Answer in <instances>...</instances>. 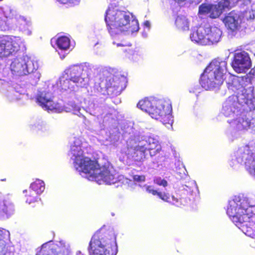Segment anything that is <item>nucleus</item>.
<instances>
[{
  "label": "nucleus",
  "instance_id": "obj_1",
  "mask_svg": "<svg viewBox=\"0 0 255 255\" xmlns=\"http://www.w3.org/2000/svg\"><path fill=\"white\" fill-rule=\"evenodd\" d=\"M87 249L89 255H116L118 246L114 230L102 227L92 236Z\"/></svg>",
  "mask_w": 255,
  "mask_h": 255
},
{
  "label": "nucleus",
  "instance_id": "obj_2",
  "mask_svg": "<svg viewBox=\"0 0 255 255\" xmlns=\"http://www.w3.org/2000/svg\"><path fill=\"white\" fill-rule=\"evenodd\" d=\"M106 13L105 21L109 32L112 36L128 31L133 33L139 29L137 20L132 19L131 13L128 11L109 7Z\"/></svg>",
  "mask_w": 255,
  "mask_h": 255
},
{
  "label": "nucleus",
  "instance_id": "obj_3",
  "mask_svg": "<svg viewBox=\"0 0 255 255\" xmlns=\"http://www.w3.org/2000/svg\"><path fill=\"white\" fill-rule=\"evenodd\" d=\"M78 152L77 155L75 152L73 154L75 156L74 167L79 172L89 174L100 169V172L97 176L98 179L103 180L107 184L117 182V179L112 173L113 167L109 163L105 164L101 168L97 160H92L89 157L80 155L82 153L80 148Z\"/></svg>",
  "mask_w": 255,
  "mask_h": 255
},
{
  "label": "nucleus",
  "instance_id": "obj_4",
  "mask_svg": "<svg viewBox=\"0 0 255 255\" xmlns=\"http://www.w3.org/2000/svg\"><path fill=\"white\" fill-rule=\"evenodd\" d=\"M227 63L225 61L213 60L205 69L200 77V84L206 90L221 85L227 72Z\"/></svg>",
  "mask_w": 255,
  "mask_h": 255
},
{
  "label": "nucleus",
  "instance_id": "obj_5",
  "mask_svg": "<svg viewBox=\"0 0 255 255\" xmlns=\"http://www.w3.org/2000/svg\"><path fill=\"white\" fill-rule=\"evenodd\" d=\"M253 208L247 199L235 196L229 201L227 214L235 225H240L242 218L252 212Z\"/></svg>",
  "mask_w": 255,
  "mask_h": 255
},
{
  "label": "nucleus",
  "instance_id": "obj_6",
  "mask_svg": "<svg viewBox=\"0 0 255 255\" xmlns=\"http://www.w3.org/2000/svg\"><path fill=\"white\" fill-rule=\"evenodd\" d=\"M246 92L244 89L241 94L229 97L226 101L227 106L231 109L243 108L244 110L249 111L255 110V97L253 93H247Z\"/></svg>",
  "mask_w": 255,
  "mask_h": 255
},
{
  "label": "nucleus",
  "instance_id": "obj_7",
  "mask_svg": "<svg viewBox=\"0 0 255 255\" xmlns=\"http://www.w3.org/2000/svg\"><path fill=\"white\" fill-rule=\"evenodd\" d=\"M242 162H244L245 168L249 173L255 176V156L248 145L238 149L235 157L230 160V165L233 167Z\"/></svg>",
  "mask_w": 255,
  "mask_h": 255
},
{
  "label": "nucleus",
  "instance_id": "obj_8",
  "mask_svg": "<svg viewBox=\"0 0 255 255\" xmlns=\"http://www.w3.org/2000/svg\"><path fill=\"white\" fill-rule=\"evenodd\" d=\"M146 191L153 195H157L162 200L171 203L177 206L185 205L190 200L188 197V193L186 190L182 189L177 191L171 197L168 193L158 191L152 188L151 186L146 188Z\"/></svg>",
  "mask_w": 255,
  "mask_h": 255
},
{
  "label": "nucleus",
  "instance_id": "obj_9",
  "mask_svg": "<svg viewBox=\"0 0 255 255\" xmlns=\"http://www.w3.org/2000/svg\"><path fill=\"white\" fill-rule=\"evenodd\" d=\"M70 254L69 245L60 241H49L43 244L36 255H70Z\"/></svg>",
  "mask_w": 255,
  "mask_h": 255
},
{
  "label": "nucleus",
  "instance_id": "obj_10",
  "mask_svg": "<svg viewBox=\"0 0 255 255\" xmlns=\"http://www.w3.org/2000/svg\"><path fill=\"white\" fill-rule=\"evenodd\" d=\"M156 103L161 105V107L154 106L153 110L157 114L156 117H151L156 120H159L164 125L171 127L173 123L172 117V106L170 103L166 101L156 100Z\"/></svg>",
  "mask_w": 255,
  "mask_h": 255
},
{
  "label": "nucleus",
  "instance_id": "obj_11",
  "mask_svg": "<svg viewBox=\"0 0 255 255\" xmlns=\"http://www.w3.org/2000/svg\"><path fill=\"white\" fill-rule=\"evenodd\" d=\"M231 66L238 73L246 72L252 66L251 60L248 53L245 51L235 53Z\"/></svg>",
  "mask_w": 255,
  "mask_h": 255
},
{
  "label": "nucleus",
  "instance_id": "obj_12",
  "mask_svg": "<svg viewBox=\"0 0 255 255\" xmlns=\"http://www.w3.org/2000/svg\"><path fill=\"white\" fill-rule=\"evenodd\" d=\"M32 62L30 60L26 61L23 58H18L14 59L10 64L11 71L18 75H25L30 73L35 69L34 68L30 67Z\"/></svg>",
  "mask_w": 255,
  "mask_h": 255
},
{
  "label": "nucleus",
  "instance_id": "obj_13",
  "mask_svg": "<svg viewBox=\"0 0 255 255\" xmlns=\"http://www.w3.org/2000/svg\"><path fill=\"white\" fill-rule=\"evenodd\" d=\"M84 68L79 65H73L67 69L65 71V75L69 77L72 84L75 86L82 87L84 85L85 79V74L83 73Z\"/></svg>",
  "mask_w": 255,
  "mask_h": 255
},
{
  "label": "nucleus",
  "instance_id": "obj_14",
  "mask_svg": "<svg viewBox=\"0 0 255 255\" xmlns=\"http://www.w3.org/2000/svg\"><path fill=\"white\" fill-rule=\"evenodd\" d=\"M161 107V105L156 103V100L151 98L146 97L138 101L137 107L148 114L151 117H156L157 114L153 110L154 106Z\"/></svg>",
  "mask_w": 255,
  "mask_h": 255
},
{
  "label": "nucleus",
  "instance_id": "obj_15",
  "mask_svg": "<svg viewBox=\"0 0 255 255\" xmlns=\"http://www.w3.org/2000/svg\"><path fill=\"white\" fill-rule=\"evenodd\" d=\"M252 212L247 215H244L241 220L242 223L240 225H236L245 234L255 239V223L250 220Z\"/></svg>",
  "mask_w": 255,
  "mask_h": 255
},
{
  "label": "nucleus",
  "instance_id": "obj_16",
  "mask_svg": "<svg viewBox=\"0 0 255 255\" xmlns=\"http://www.w3.org/2000/svg\"><path fill=\"white\" fill-rule=\"evenodd\" d=\"M208 28L204 26H199L193 29L190 34V39L192 41L202 45H208L207 38Z\"/></svg>",
  "mask_w": 255,
  "mask_h": 255
},
{
  "label": "nucleus",
  "instance_id": "obj_17",
  "mask_svg": "<svg viewBox=\"0 0 255 255\" xmlns=\"http://www.w3.org/2000/svg\"><path fill=\"white\" fill-rule=\"evenodd\" d=\"M239 14L235 10H232L223 19V22L228 29L234 32L240 27Z\"/></svg>",
  "mask_w": 255,
  "mask_h": 255
},
{
  "label": "nucleus",
  "instance_id": "obj_18",
  "mask_svg": "<svg viewBox=\"0 0 255 255\" xmlns=\"http://www.w3.org/2000/svg\"><path fill=\"white\" fill-rule=\"evenodd\" d=\"M14 14L12 10L8 6L0 8V30L5 31L9 29V20L12 19Z\"/></svg>",
  "mask_w": 255,
  "mask_h": 255
},
{
  "label": "nucleus",
  "instance_id": "obj_19",
  "mask_svg": "<svg viewBox=\"0 0 255 255\" xmlns=\"http://www.w3.org/2000/svg\"><path fill=\"white\" fill-rule=\"evenodd\" d=\"M13 204L8 199H0V218L6 219L14 213Z\"/></svg>",
  "mask_w": 255,
  "mask_h": 255
},
{
  "label": "nucleus",
  "instance_id": "obj_20",
  "mask_svg": "<svg viewBox=\"0 0 255 255\" xmlns=\"http://www.w3.org/2000/svg\"><path fill=\"white\" fill-rule=\"evenodd\" d=\"M144 145L150 156L156 155L161 150V146L158 141L151 137L148 138Z\"/></svg>",
  "mask_w": 255,
  "mask_h": 255
},
{
  "label": "nucleus",
  "instance_id": "obj_21",
  "mask_svg": "<svg viewBox=\"0 0 255 255\" xmlns=\"http://www.w3.org/2000/svg\"><path fill=\"white\" fill-rule=\"evenodd\" d=\"M23 193L25 194V201L29 204L36 203L38 209L40 210L43 206V204L36 192H34L30 188L28 190H24Z\"/></svg>",
  "mask_w": 255,
  "mask_h": 255
},
{
  "label": "nucleus",
  "instance_id": "obj_22",
  "mask_svg": "<svg viewBox=\"0 0 255 255\" xmlns=\"http://www.w3.org/2000/svg\"><path fill=\"white\" fill-rule=\"evenodd\" d=\"M9 232L0 229V255H5L8 251L9 242Z\"/></svg>",
  "mask_w": 255,
  "mask_h": 255
},
{
  "label": "nucleus",
  "instance_id": "obj_23",
  "mask_svg": "<svg viewBox=\"0 0 255 255\" xmlns=\"http://www.w3.org/2000/svg\"><path fill=\"white\" fill-rule=\"evenodd\" d=\"M207 38L208 45L217 43L221 40L222 32L217 26H208Z\"/></svg>",
  "mask_w": 255,
  "mask_h": 255
},
{
  "label": "nucleus",
  "instance_id": "obj_24",
  "mask_svg": "<svg viewBox=\"0 0 255 255\" xmlns=\"http://www.w3.org/2000/svg\"><path fill=\"white\" fill-rule=\"evenodd\" d=\"M147 155V151L143 144L135 146L132 156L135 161L140 162L143 161L146 157Z\"/></svg>",
  "mask_w": 255,
  "mask_h": 255
},
{
  "label": "nucleus",
  "instance_id": "obj_25",
  "mask_svg": "<svg viewBox=\"0 0 255 255\" xmlns=\"http://www.w3.org/2000/svg\"><path fill=\"white\" fill-rule=\"evenodd\" d=\"M5 42L6 43L7 48L9 51V53L11 55L13 52L18 51L20 48V40L16 37L11 38L6 37L4 38Z\"/></svg>",
  "mask_w": 255,
  "mask_h": 255
},
{
  "label": "nucleus",
  "instance_id": "obj_26",
  "mask_svg": "<svg viewBox=\"0 0 255 255\" xmlns=\"http://www.w3.org/2000/svg\"><path fill=\"white\" fill-rule=\"evenodd\" d=\"M177 28L180 31H187L189 29V22L188 19L183 15H178L175 21Z\"/></svg>",
  "mask_w": 255,
  "mask_h": 255
},
{
  "label": "nucleus",
  "instance_id": "obj_27",
  "mask_svg": "<svg viewBox=\"0 0 255 255\" xmlns=\"http://www.w3.org/2000/svg\"><path fill=\"white\" fill-rule=\"evenodd\" d=\"M227 84L228 89L235 92L242 88V86L240 84L238 77L233 75H230L229 81L227 82Z\"/></svg>",
  "mask_w": 255,
  "mask_h": 255
},
{
  "label": "nucleus",
  "instance_id": "obj_28",
  "mask_svg": "<svg viewBox=\"0 0 255 255\" xmlns=\"http://www.w3.org/2000/svg\"><path fill=\"white\" fill-rule=\"evenodd\" d=\"M56 44L59 49L66 50L70 47V40L67 36H61L57 39Z\"/></svg>",
  "mask_w": 255,
  "mask_h": 255
},
{
  "label": "nucleus",
  "instance_id": "obj_29",
  "mask_svg": "<svg viewBox=\"0 0 255 255\" xmlns=\"http://www.w3.org/2000/svg\"><path fill=\"white\" fill-rule=\"evenodd\" d=\"M59 84L61 89L63 90L74 88V84H72L70 77H67L65 73L60 78Z\"/></svg>",
  "mask_w": 255,
  "mask_h": 255
},
{
  "label": "nucleus",
  "instance_id": "obj_30",
  "mask_svg": "<svg viewBox=\"0 0 255 255\" xmlns=\"http://www.w3.org/2000/svg\"><path fill=\"white\" fill-rule=\"evenodd\" d=\"M29 188L37 194H40L45 189L44 182L40 179H36L30 184Z\"/></svg>",
  "mask_w": 255,
  "mask_h": 255
},
{
  "label": "nucleus",
  "instance_id": "obj_31",
  "mask_svg": "<svg viewBox=\"0 0 255 255\" xmlns=\"http://www.w3.org/2000/svg\"><path fill=\"white\" fill-rule=\"evenodd\" d=\"M210 9L209 17L211 18H216L219 17L223 11L218 4H211Z\"/></svg>",
  "mask_w": 255,
  "mask_h": 255
},
{
  "label": "nucleus",
  "instance_id": "obj_32",
  "mask_svg": "<svg viewBox=\"0 0 255 255\" xmlns=\"http://www.w3.org/2000/svg\"><path fill=\"white\" fill-rule=\"evenodd\" d=\"M239 0H221L217 3L221 9L224 10L226 8H230L234 6Z\"/></svg>",
  "mask_w": 255,
  "mask_h": 255
},
{
  "label": "nucleus",
  "instance_id": "obj_33",
  "mask_svg": "<svg viewBox=\"0 0 255 255\" xmlns=\"http://www.w3.org/2000/svg\"><path fill=\"white\" fill-rule=\"evenodd\" d=\"M4 38L0 40V57H7L10 54Z\"/></svg>",
  "mask_w": 255,
  "mask_h": 255
},
{
  "label": "nucleus",
  "instance_id": "obj_34",
  "mask_svg": "<svg viewBox=\"0 0 255 255\" xmlns=\"http://www.w3.org/2000/svg\"><path fill=\"white\" fill-rule=\"evenodd\" d=\"M211 4L202 3L199 6L198 14L200 15L210 14Z\"/></svg>",
  "mask_w": 255,
  "mask_h": 255
},
{
  "label": "nucleus",
  "instance_id": "obj_35",
  "mask_svg": "<svg viewBox=\"0 0 255 255\" xmlns=\"http://www.w3.org/2000/svg\"><path fill=\"white\" fill-rule=\"evenodd\" d=\"M48 99L49 98L46 97L45 93L40 92L37 95L36 102L40 106L43 107Z\"/></svg>",
  "mask_w": 255,
  "mask_h": 255
},
{
  "label": "nucleus",
  "instance_id": "obj_36",
  "mask_svg": "<svg viewBox=\"0 0 255 255\" xmlns=\"http://www.w3.org/2000/svg\"><path fill=\"white\" fill-rule=\"evenodd\" d=\"M113 84H111L110 86H106L107 89L109 88H114L118 92L121 91L123 89L122 85H120L121 80L118 78L115 80H113Z\"/></svg>",
  "mask_w": 255,
  "mask_h": 255
},
{
  "label": "nucleus",
  "instance_id": "obj_37",
  "mask_svg": "<svg viewBox=\"0 0 255 255\" xmlns=\"http://www.w3.org/2000/svg\"><path fill=\"white\" fill-rule=\"evenodd\" d=\"M42 108L47 110L53 111L57 109V105L50 98H49Z\"/></svg>",
  "mask_w": 255,
  "mask_h": 255
},
{
  "label": "nucleus",
  "instance_id": "obj_38",
  "mask_svg": "<svg viewBox=\"0 0 255 255\" xmlns=\"http://www.w3.org/2000/svg\"><path fill=\"white\" fill-rule=\"evenodd\" d=\"M62 4H75L78 3L80 0H56Z\"/></svg>",
  "mask_w": 255,
  "mask_h": 255
},
{
  "label": "nucleus",
  "instance_id": "obj_39",
  "mask_svg": "<svg viewBox=\"0 0 255 255\" xmlns=\"http://www.w3.org/2000/svg\"><path fill=\"white\" fill-rule=\"evenodd\" d=\"M154 182L158 185H162L163 187H166L167 185V182L166 180L163 179H161L160 178H157L155 180H154Z\"/></svg>",
  "mask_w": 255,
  "mask_h": 255
},
{
  "label": "nucleus",
  "instance_id": "obj_40",
  "mask_svg": "<svg viewBox=\"0 0 255 255\" xmlns=\"http://www.w3.org/2000/svg\"><path fill=\"white\" fill-rule=\"evenodd\" d=\"M133 179L135 181L142 182L145 181V177L144 175H134L133 176Z\"/></svg>",
  "mask_w": 255,
  "mask_h": 255
},
{
  "label": "nucleus",
  "instance_id": "obj_41",
  "mask_svg": "<svg viewBox=\"0 0 255 255\" xmlns=\"http://www.w3.org/2000/svg\"><path fill=\"white\" fill-rule=\"evenodd\" d=\"M76 255H84V254L82 253L81 251H78L76 253Z\"/></svg>",
  "mask_w": 255,
  "mask_h": 255
},
{
  "label": "nucleus",
  "instance_id": "obj_42",
  "mask_svg": "<svg viewBox=\"0 0 255 255\" xmlns=\"http://www.w3.org/2000/svg\"><path fill=\"white\" fill-rule=\"evenodd\" d=\"M74 148H78V147L76 146H73V147L72 148V150L73 151L75 150V149Z\"/></svg>",
  "mask_w": 255,
  "mask_h": 255
},
{
  "label": "nucleus",
  "instance_id": "obj_43",
  "mask_svg": "<svg viewBox=\"0 0 255 255\" xmlns=\"http://www.w3.org/2000/svg\"><path fill=\"white\" fill-rule=\"evenodd\" d=\"M116 44H117V45L118 46H124V44H121V43H117Z\"/></svg>",
  "mask_w": 255,
  "mask_h": 255
},
{
  "label": "nucleus",
  "instance_id": "obj_44",
  "mask_svg": "<svg viewBox=\"0 0 255 255\" xmlns=\"http://www.w3.org/2000/svg\"><path fill=\"white\" fill-rule=\"evenodd\" d=\"M185 0H177L178 2H183V1H185Z\"/></svg>",
  "mask_w": 255,
  "mask_h": 255
},
{
  "label": "nucleus",
  "instance_id": "obj_45",
  "mask_svg": "<svg viewBox=\"0 0 255 255\" xmlns=\"http://www.w3.org/2000/svg\"><path fill=\"white\" fill-rule=\"evenodd\" d=\"M1 181H5V179H3L1 180Z\"/></svg>",
  "mask_w": 255,
  "mask_h": 255
}]
</instances>
